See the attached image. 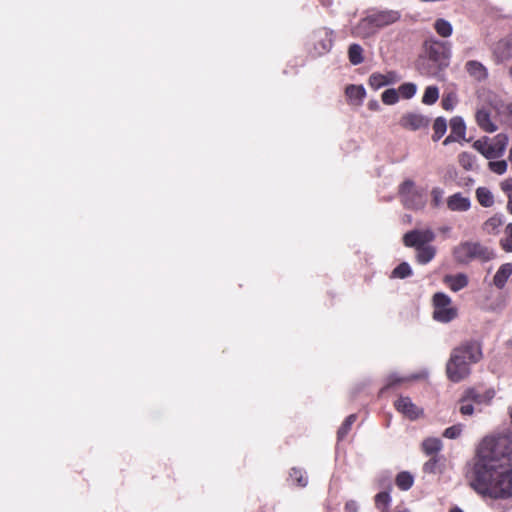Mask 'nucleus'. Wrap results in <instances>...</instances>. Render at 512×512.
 Instances as JSON below:
<instances>
[{
	"instance_id": "1",
	"label": "nucleus",
	"mask_w": 512,
	"mask_h": 512,
	"mask_svg": "<svg viewBox=\"0 0 512 512\" xmlns=\"http://www.w3.org/2000/svg\"><path fill=\"white\" fill-rule=\"evenodd\" d=\"M472 487L495 499L512 496V442L507 436L486 437L473 468Z\"/></svg>"
},
{
	"instance_id": "2",
	"label": "nucleus",
	"mask_w": 512,
	"mask_h": 512,
	"mask_svg": "<svg viewBox=\"0 0 512 512\" xmlns=\"http://www.w3.org/2000/svg\"><path fill=\"white\" fill-rule=\"evenodd\" d=\"M398 194L401 203L407 209L421 210L426 205V197L423 191L418 189L411 179H406L400 184Z\"/></svg>"
},
{
	"instance_id": "3",
	"label": "nucleus",
	"mask_w": 512,
	"mask_h": 512,
	"mask_svg": "<svg viewBox=\"0 0 512 512\" xmlns=\"http://www.w3.org/2000/svg\"><path fill=\"white\" fill-rule=\"evenodd\" d=\"M454 258L459 263H469L472 260L483 261L491 258V251L479 242L466 241L454 248Z\"/></svg>"
},
{
	"instance_id": "4",
	"label": "nucleus",
	"mask_w": 512,
	"mask_h": 512,
	"mask_svg": "<svg viewBox=\"0 0 512 512\" xmlns=\"http://www.w3.org/2000/svg\"><path fill=\"white\" fill-rule=\"evenodd\" d=\"M508 138L504 134H498L489 141L487 137L478 139L473 143V148L486 159L492 160L501 157L506 149Z\"/></svg>"
},
{
	"instance_id": "5",
	"label": "nucleus",
	"mask_w": 512,
	"mask_h": 512,
	"mask_svg": "<svg viewBox=\"0 0 512 512\" xmlns=\"http://www.w3.org/2000/svg\"><path fill=\"white\" fill-rule=\"evenodd\" d=\"M424 47L427 56L437 64L438 68L441 69L449 65L451 55V46L449 42L429 39L425 41Z\"/></svg>"
},
{
	"instance_id": "6",
	"label": "nucleus",
	"mask_w": 512,
	"mask_h": 512,
	"mask_svg": "<svg viewBox=\"0 0 512 512\" xmlns=\"http://www.w3.org/2000/svg\"><path fill=\"white\" fill-rule=\"evenodd\" d=\"M459 350H452L446 363V375L454 383L466 379L471 374V365L461 359Z\"/></svg>"
},
{
	"instance_id": "7",
	"label": "nucleus",
	"mask_w": 512,
	"mask_h": 512,
	"mask_svg": "<svg viewBox=\"0 0 512 512\" xmlns=\"http://www.w3.org/2000/svg\"><path fill=\"white\" fill-rule=\"evenodd\" d=\"M434 312L433 318L441 323H448L456 318L457 309L451 306V298L443 293L437 292L433 295Z\"/></svg>"
},
{
	"instance_id": "8",
	"label": "nucleus",
	"mask_w": 512,
	"mask_h": 512,
	"mask_svg": "<svg viewBox=\"0 0 512 512\" xmlns=\"http://www.w3.org/2000/svg\"><path fill=\"white\" fill-rule=\"evenodd\" d=\"M435 237L432 229H414L403 235V243L406 247L418 249L429 245L435 240Z\"/></svg>"
},
{
	"instance_id": "9",
	"label": "nucleus",
	"mask_w": 512,
	"mask_h": 512,
	"mask_svg": "<svg viewBox=\"0 0 512 512\" xmlns=\"http://www.w3.org/2000/svg\"><path fill=\"white\" fill-rule=\"evenodd\" d=\"M452 350L461 351V359L471 366L478 363L483 357L481 343L477 340L464 341Z\"/></svg>"
},
{
	"instance_id": "10",
	"label": "nucleus",
	"mask_w": 512,
	"mask_h": 512,
	"mask_svg": "<svg viewBox=\"0 0 512 512\" xmlns=\"http://www.w3.org/2000/svg\"><path fill=\"white\" fill-rule=\"evenodd\" d=\"M314 53L317 56L324 55L330 51L333 45L332 31L321 28L313 33Z\"/></svg>"
},
{
	"instance_id": "11",
	"label": "nucleus",
	"mask_w": 512,
	"mask_h": 512,
	"mask_svg": "<svg viewBox=\"0 0 512 512\" xmlns=\"http://www.w3.org/2000/svg\"><path fill=\"white\" fill-rule=\"evenodd\" d=\"M430 119L419 113H407L402 116L400 124L402 127L415 131L428 127Z\"/></svg>"
},
{
	"instance_id": "12",
	"label": "nucleus",
	"mask_w": 512,
	"mask_h": 512,
	"mask_svg": "<svg viewBox=\"0 0 512 512\" xmlns=\"http://www.w3.org/2000/svg\"><path fill=\"white\" fill-rule=\"evenodd\" d=\"M495 391L492 389H487L484 391H479L476 388H469L465 391L462 396L463 402L471 401L476 404H489L490 401L494 398Z\"/></svg>"
},
{
	"instance_id": "13",
	"label": "nucleus",
	"mask_w": 512,
	"mask_h": 512,
	"mask_svg": "<svg viewBox=\"0 0 512 512\" xmlns=\"http://www.w3.org/2000/svg\"><path fill=\"white\" fill-rule=\"evenodd\" d=\"M395 407L398 412L411 420L417 419L422 413V410L418 408L409 397H400L395 401Z\"/></svg>"
},
{
	"instance_id": "14",
	"label": "nucleus",
	"mask_w": 512,
	"mask_h": 512,
	"mask_svg": "<svg viewBox=\"0 0 512 512\" xmlns=\"http://www.w3.org/2000/svg\"><path fill=\"white\" fill-rule=\"evenodd\" d=\"M370 16L378 29L393 24L400 19V13L396 10L374 11Z\"/></svg>"
},
{
	"instance_id": "15",
	"label": "nucleus",
	"mask_w": 512,
	"mask_h": 512,
	"mask_svg": "<svg viewBox=\"0 0 512 512\" xmlns=\"http://www.w3.org/2000/svg\"><path fill=\"white\" fill-rule=\"evenodd\" d=\"M378 31L377 26L372 17L367 15L362 18L357 25L352 28V34L357 37L367 38L374 35Z\"/></svg>"
},
{
	"instance_id": "16",
	"label": "nucleus",
	"mask_w": 512,
	"mask_h": 512,
	"mask_svg": "<svg viewBox=\"0 0 512 512\" xmlns=\"http://www.w3.org/2000/svg\"><path fill=\"white\" fill-rule=\"evenodd\" d=\"M447 207L453 212H466L471 208V200L469 197L463 196L457 192L447 198Z\"/></svg>"
},
{
	"instance_id": "17",
	"label": "nucleus",
	"mask_w": 512,
	"mask_h": 512,
	"mask_svg": "<svg viewBox=\"0 0 512 512\" xmlns=\"http://www.w3.org/2000/svg\"><path fill=\"white\" fill-rule=\"evenodd\" d=\"M493 56L496 63H503L512 58V43L507 40H500L493 49Z\"/></svg>"
},
{
	"instance_id": "18",
	"label": "nucleus",
	"mask_w": 512,
	"mask_h": 512,
	"mask_svg": "<svg viewBox=\"0 0 512 512\" xmlns=\"http://www.w3.org/2000/svg\"><path fill=\"white\" fill-rule=\"evenodd\" d=\"M505 222V217L501 213H496L490 218H488L482 224V230L484 233L489 235H496L500 232L501 227Z\"/></svg>"
},
{
	"instance_id": "19",
	"label": "nucleus",
	"mask_w": 512,
	"mask_h": 512,
	"mask_svg": "<svg viewBox=\"0 0 512 512\" xmlns=\"http://www.w3.org/2000/svg\"><path fill=\"white\" fill-rule=\"evenodd\" d=\"M468 74L477 81H483L488 77L486 67L479 61L470 60L465 64Z\"/></svg>"
},
{
	"instance_id": "20",
	"label": "nucleus",
	"mask_w": 512,
	"mask_h": 512,
	"mask_svg": "<svg viewBox=\"0 0 512 512\" xmlns=\"http://www.w3.org/2000/svg\"><path fill=\"white\" fill-rule=\"evenodd\" d=\"M476 122L485 132L493 133L497 130V126L491 120L489 111L485 108H481L476 112Z\"/></svg>"
},
{
	"instance_id": "21",
	"label": "nucleus",
	"mask_w": 512,
	"mask_h": 512,
	"mask_svg": "<svg viewBox=\"0 0 512 512\" xmlns=\"http://www.w3.org/2000/svg\"><path fill=\"white\" fill-rule=\"evenodd\" d=\"M512 275V263H505V264H502L499 269L497 270L496 274L494 275V278H493V283L494 285L499 288V289H502L508 278Z\"/></svg>"
},
{
	"instance_id": "22",
	"label": "nucleus",
	"mask_w": 512,
	"mask_h": 512,
	"mask_svg": "<svg viewBox=\"0 0 512 512\" xmlns=\"http://www.w3.org/2000/svg\"><path fill=\"white\" fill-rule=\"evenodd\" d=\"M444 281L454 292L460 291L468 285V278L463 273H459L457 275H447L445 276Z\"/></svg>"
},
{
	"instance_id": "23",
	"label": "nucleus",
	"mask_w": 512,
	"mask_h": 512,
	"mask_svg": "<svg viewBox=\"0 0 512 512\" xmlns=\"http://www.w3.org/2000/svg\"><path fill=\"white\" fill-rule=\"evenodd\" d=\"M478 203L485 208H490L494 205V195L487 187H478L475 191Z\"/></svg>"
},
{
	"instance_id": "24",
	"label": "nucleus",
	"mask_w": 512,
	"mask_h": 512,
	"mask_svg": "<svg viewBox=\"0 0 512 512\" xmlns=\"http://www.w3.org/2000/svg\"><path fill=\"white\" fill-rule=\"evenodd\" d=\"M345 93L351 103L356 105L361 104L366 95L362 85H349L346 87Z\"/></svg>"
},
{
	"instance_id": "25",
	"label": "nucleus",
	"mask_w": 512,
	"mask_h": 512,
	"mask_svg": "<svg viewBox=\"0 0 512 512\" xmlns=\"http://www.w3.org/2000/svg\"><path fill=\"white\" fill-rule=\"evenodd\" d=\"M450 134H454L458 140H465L466 125L462 117L455 116L450 120Z\"/></svg>"
},
{
	"instance_id": "26",
	"label": "nucleus",
	"mask_w": 512,
	"mask_h": 512,
	"mask_svg": "<svg viewBox=\"0 0 512 512\" xmlns=\"http://www.w3.org/2000/svg\"><path fill=\"white\" fill-rule=\"evenodd\" d=\"M436 254V248L432 245H427L416 249V259L420 264L429 263Z\"/></svg>"
},
{
	"instance_id": "27",
	"label": "nucleus",
	"mask_w": 512,
	"mask_h": 512,
	"mask_svg": "<svg viewBox=\"0 0 512 512\" xmlns=\"http://www.w3.org/2000/svg\"><path fill=\"white\" fill-rule=\"evenodd\" d=\"M458 162L466 171H473L478 168L476 156L469 152L460 153L458 156Z\"/></svg>"
},
{
	"instance_id": "28",
	"label": "nucleus",
	"mask_w": 512,
	"mask_h": 512,
	"mask_svg": "<svg viewBox=\"0 0 512 512\" xmlns=\"http://www.w3.org/2000/svg\"><path fill=\"white\" fill-rule=\"evenodd\" d=\"M375 506L381 512H387L391 504V496L388 491H382L375 495Z\"/></svg>"
},
{
	"instance_id": "29",
	"label": "nucleus",
	"mask_w": 512,
	"mask_h": 512,
	"mask_svg": "<svg viewBox=\"0 0 512 512\" xmlns=\"http://www.w3.org/2000/svg\"><path fill=\"white\" fill-rule=\"evenodd\" d=\"M349 61L353 65H359L363 62V48L359 44H351L348 49Z\"/></svg>"
},
{
	"instance_id": "30",
	"label": "nucleus",
	"mask_w": 512,
	"mask_h": 512,
	"mask_svg": "<svg viewBox=\"0 0 512 512\" xmlns=\"http://www.w3.org/2000/svg\"><path fill=\"white\" fill-rule=\"evenodd\" d=\"M422 447L426 454L433 455L442 449V442L438 438H427L423 441Z\"/></svg>"
},
{
	"instance_id": "31",
	"label": "nucleus",
	"mask_w": 512,
	"mask_h": 512,
	"mask_svg": "<svg viewBox=\"0 0 512 512\" xmlns=\"http://www.w3.org/2000/svg\"><path fill=\"white\" fill-rule=\"evenodd\" d=\"M434 29L436 32L444 38H447L452 35L453 27L451 23L445 19H437L434 23Z\"/></svg>"
},
{
	"instance_id": "32",
	"label": "nucleus",
	"mask_w": 512,
	"mask_h": 512,
	"mask_svg": "<svg viewBox=\"0 0 512 512\" xmlns=\"http://www.w3.org/2000/svg\"><path fill=\"white\" fill-rule=\"evenodd\" d=\"M413 483L414 478L407 471L400 472L396 477V485L398 486L399 489L403 491L409 490L412 487Z\"/></svg>"
},
{
	"instance_id": "33",
	"label": "nucleus",
	"mask_w": 512,
	"mask_h": 512,
	"mask_svg": "<svg viewBox=\"0 0 512 512\" xmlns=\"http://www.w3.org/2000/svg\"><path fill=\"white\" fill-rule=\"evenodd\" d=\"M433 130H434V134L432 135V139H433V141L436 142V141L440 140L446 133V130H447L446 119L443 117L436 118L434 121V124H433Z\"/></svg>"
},
{
	"instance_id": "34",
	"label": "nucleus",
	"mask_w": 512,
	"mask_h": 512,
	"mask_svg": "<svg viewBox=\"0 0 512 512\" xmlns=\"http://www.w3.org/2000/svg\"><path fill=\"white\" fill-rule=\"evenodd\" d=\"M289 477L294 479L299 487H306L308 484V478L306 472L300 468L293 467L289 472Z\"/></svg>"
},
{
	"instance_id": "35",
	"label": "nucleus",
	"mask_w": 512,
	"mask_h": 512,
	"mask_svg": "<svg viewBox=\"0 0 512 512\" xmlns=\"http://www.w3.org/2000/svg\"><path fill=\"white\" fill-rule=\"evenodd\" d=\"M399 97L401 96L404 99H411L417 92V85L412 82H407L402 85L397 90Z\"/></svg>"
},
{
	"instance_id": "36",
	"label": "nucleus",
	"mask_w": 512,
	"mask_h": 512,
	"mask_svg": "<svg viewBox=\"0 0 512 512\" xmlns=\"http://www.w3.org/2000/svg\"><path fill=\"white\" fill-rule=\"evenodd\" d=\"M439 98V89L436 86H428L425 89L424 95L422 97V102L426 105H432L436 103Z\"/></svg>"
},
{
	"instance_id": "37",
	"label": "nucleus",
	"mask_w": 512,
	"mask_h": 512,
	"mask_svg": "<svg viewBox=\"0 0 512 512\" xmlns=\"http://www.w3.org/2000/svg\"><path fill=\"white\" fill-rule=\"evenodd\" d=\"M412 275V269L407 262L400 263L392 271L393 278L404 279Z\"/></svg>"
},
{
	"instance_id": "38",
	"label": "nucleus",
	"mask_w": 512,
	"mask_h": 512,
	"mask_svg": "<svg viewBox=\"0 0 512 512\" xmlns=\"http://www.w3.org/2000/svg\"><path fill=\"white\" fill-rule=\"evenodd\" d=\"M356 419H357L356 414H351L345 419V421L343 422V424L341 425V427L339 428V430L337 432V436H338L339 440H342L346 437V435L349 433L352 425L355 423Z\"/></svg>"
},
{
	"instance_id": "39",
	"label": "nucleus",
	"mask_w": 512,
	"mask_h": 512,
	"mask_svg": "<svg viewBox=\"0 0 512 512\" xmlns=\"http://www.w3.org/2000/svg\"><path fill=\"white\" fill-rule=\"evenodd\" d=\"M381 99L384 104L393 105L399 100V94L396 89H387L382 93Z\"/></svg>"
},
{
	"instance_id": "40",
	"label": "nucleus",
	"mask_w": 512,
	"mask_h": 512,
	"mask_svg": "<svg viewBox=\"0 0 512 512\" xmlns=\"http://www.w3.org/2000/svg\"><path fill=\"white\" fill-rule=\"evenodd\" d=\"M369 85L374 90H378L386 86L384 74L372 73L369 77Z\"/></svg>"
},
{
	"instance_id": "41",
	"label": "nucleus",
	"mask_w": 512,
	"mask_h": 512,
	"mask_svg": "<svg viewBox=\"0 0 512 512\" xmlns=\"http://www.w3.org/2000/svg\"><path fill=\"white\" fill-rule=\"evenodd\" d=\"M444 190L441 187H434L431 190V204L433 207H440L443 204Z\"/></svg>"
},
{
	"instance_id": "42",
	"label": "nucleus",
	"mask_w": 512,
	"mask_h": 512,
	"mask_svg": "<svg viewBox=\"0 0 512 512\" xmlns=\"http://www.w3.org/2000/svg\"><path fill=\"white\" fill-rule=\"evenodd\" d=\"M506 237L501 239L500 243L504 251L512 252V223L505 228Z\"/></svg>"
},
{
	"instance_id": "43",
	"label": "nucleus",
	"mask_w": 512,
	"mask_h": 512,
	"mask_svg": "<svg viewBox=\"0 0 512 512\" xmlns=\"http://www.w3.org/2000/svg\"><path fill=\"white\" fill-rule=\"evenodd\" d=\"M489 169L496 174H503L507 170V162L505 160L490 161L488 163Z\"/></svg>"
},
{
	"instance_id": "44",
	"label": "nucleus",
	"mask_w": 512,
	"mask_h": 512,
	"mask_svg": "<svg viewBox=\"0 0 512 512\" xmlns=\"http://www.w3.org/2000/svg\"><path fill=\"white\" fill-rule=\"evenodd\" d=\"M462 428L460 425H453L444 430L443 436L448 439H456L460 436Z\"/></svg>"
},
{
	"instance_id": "45",
	"label": "nucleus",
	"mask_w": 512,
	"mask_h": 512,
	"mask_svg": "<svg viewBox=\"0 0 512 512\" xmlns=\"http://www.w3.org/2000/svg\"><path fill=\"white\" fill-rule=\"evenodd\" d=\"M404 380H405L404 378L399 377L395 373L389 375L387 378V384L382 388L381 392H383L385 389H388L398 383H401Z\"/></svg>"
},
{
	"instance_id": "46",
	"label": "nucleus",
	"mask_w": 512,
	"mask_h": 512,
	"mask_svg": "<svg viewBox=\"0 0 512 512\" xmlns=\"http://www.w3.org/2000/svg\"><path fill=\"white\" fill-rule=\"evenodd\" d=\"M437 463H438V460L435 457L431 458L424 464L423 471L425 473H433V474L436 473Z\"/></svg>"
},
{
	"instance_id": "47",
	"label": "nucleus",
	"mask_w": 512,
	"mask_h": 512,
	"mask_svg": "<svg viewBox=\"0 0 512 512\" xmlns=\"http://www.w3.org/2000/svg\"><path fill=\"white\" fill-rule=\"evenodd\" d=\"M386 86L400 81L401 77L396 71H389L384 74Z\"/></svg>"
},
{
	"instance_id": "48",
	"label": "nucleus",
	"mask_w": 512,
	"mask_h": 512,
	"mask_svg": "<svg viewBox=\"0 0 512 512\" xmlns=\"http://www.w3.org/2000/svg\"><path fill=\"white\" fill-rule=\"evenodd\" d=\"M460 412L463 415H472L474 412V406L471 401L463 402L461 399Z\"/></svg>"
},
{
	"instance_id": "49",
	"label": "nucleus",
	"mask_w": 512,
	"mask_h": 512,
	"mask_svg": "<svg viewBox=\"0 0 512 512\" xmlns=\"http://www.w3.org/2000/svg\"><path fill=\"white\" fill-rule=\"evenodd\" d=\"M501 189L507 195V198L510 199V196H512V179H506L501 182Z\"/></svg>"
},
{
	"instance_id": "50",
	"label": "nucleus",
	"mask_w": 512,
	"mask_h": 512,
	"mask_svg": "<svg viewBox=\"0 0 512 512\" xmlns=\"http://www.w3.org/2000/svg\"><path fill=\"white\" fill-rule=\"evenodd\" d=\"M359 505L355 500H349L345 503L344 512H358Z\"/></svg>"
},
{
	"instance_id": "51",
	"label": "nucleus",
	"mask_w": 512,
	"mask_h": 512,
	"mask_svg": "<svg viewBox=\"0 0 512 512\" xmlns=\"http://www.w3.org/2000/svg\"><path fill=\"white\" fill-rule=\"evenodd\" d=\"M458 141H459V140L457 139V137H456V136H454V134H449V135L445 138V140L443 141V144H444V145H448V144H450V143H452V142H458Z\"/></svg>"
},
{
	"instance_id": "52",
	"label": "nucleus",
	"mask_w": 512,
	"mask_h": 512,
	"mask_svg": "<svg viewBox=\"0 0 512 512\" xmlns=\"http://www.w3.org/2000/svg\"><path fill=\"white\" fill-rule=\"evenodd\" d=\"M368 107L371 109V110H377L379 108V103L377 101H369L368 103Z\"/></svg>"
},
{
	"instance_id": "53",
	"label": "nucleus",
	"mask_w": 512,
	"mask_h": 512,
	"mask_svg": "<svg viewBox=\"0 0 512 512\" xmlns=\"http://www.w3.org/2000/svg\"><path fill=\"white\" fill-rule=\"evenodd\" d=\"M442 105H443V108L445 110L451 109V104L449 103L448 99H443L442 100Z\"/></svg>"
},
{
	"instance_id": "54",
	"label": "nucleus",
	"mask_w": 512,
	"mask_h": 512,
	"mask_svg": "<svg viewBox=\"0 0 512 512\" xmlns=\"http://www.w3.org/2000/svg\"><path fill=\"white\" fill-rule=\"evenodd\" d=\"M506 209L510 214H512V196H510V199L507 201Z\"/></svg>"
},
{
	"instance_id": "55",
	"label": "nucleus",
	"mask_w": 512,
	"mask_h": 512,
	"mask_svg": "<svg viewBox=\"0 0 512 512\" xmlns=\"http://www.w3.org/2000/svg\"><path fill=\"white\" fill-rule=\"evenodd\" d=\"M450 512H463V510L458 507H454L450 510Z\"/></svg>"
},
{
	"instance_id": "56",
	"label": "nucleus",
	"mask_w": 512,
	"mask_h": 512,
	"mask_svg": "<svg viewBox=\"0 0 512 512\" xmlns=\"http://www.w3.org/2000/svg\"><path fill=\"white\" fill-rule=\"evenodd\" d=\"M509 76H510V78H511V80H512V66H511V67H510V69H509Z\"/></svg>"
},
{
	"instance_id": "57",
	"label": "nucleus",
	"mask_w": 512,
	"mask_h": 512,
	"mask_svg": "<svg viewBox=\"0 0 512 512\" xmlns=\"http://www.w3.org/2000/svg\"><path fill=\"white\" fill-rule=\"evenodd\" d=\"M397 512H410V511L407 509H402V510H398Z\"/></svg>"
},
{
	"instance_id": "58",
	"label": "nucleus",
	"mask_w": 512,
	"mask_h": 512,
	"mask_svg": "<svg viewBox=\"0 0 512 512\" xmlns=\"http://www.w3.org/2000/svg\"><path fill=\"white\" fill-rule=\"evenodd\" d=\"M509 110H510V112L512 113V104H511V105H509Z\"/></svg>"
},
{
	"instance_id": "59",
	"label": "nucleus",
	"mask_w": 512,
	"mask_h": 512,
	"mask_svg": "<svg viewBox=\"0 0 512 512\" xmlns=\"http://www.w3.org/2000/svg\"><path fill=\"white\" fill-rule=\"evenodd\" d=\"M387 480H388V486H389V488H391L390 480L389 479H387Z\"/></svg>"
}]
</instances>
